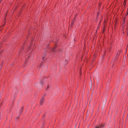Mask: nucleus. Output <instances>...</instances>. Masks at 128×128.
<instances>
[{"label":"nucleus","instance_id":"nucleus-1","mask_svg":"<svg viewBox=\"0 0 128 128\" xmlns=\"http://www.w3.org/2000/svg\"><path fill=\"white\" fill-rule=\"evenodd\" d=\"M46 95H44V96H43L41 100L40 101V105H42L43 104L44 100V96Z\"/></svg>","mask_w":128,"mask_h":128},{"label":"nucleus","instance_id":"nucleus-2","mask_svg":"<svg viewBox=\"0 0 128 128\" xmlns=\"http://www.w3.org/2000/svg\"><path fill=\"white\" fill-rule=\"evenodd\" d=\"M104 126V125L103 124H102L96 126L95 128H103Z\"/></svg>","mask_w":128,"mask_h":128},{"label":"nucleus","instance_id":"nucleus-3","mask_svg":"<svg viewBox=\"0 0 128 128\" xmlns=\"http://www.w3.org/2000/svg\"><path fill=\"white\" fill-rule=\"evenodd\" d=\"M38 86V88H42V83H40V84H39Z\"/></svg>","mask_w":128,"mask_h":128},{"label":"nucleus","instance_id":"nucleus-4","mask_svg":"<svg viewBox=\"0 0 128 128\" xmlns=\"http://www.w3.org/2000/svg\"><path fill=\"white\" fill-rule=\"evenodd\" d=\"M126 0H124V2H123V4H126Z\"/></svg>","mask_w":128,"mask_h":128},{"label":"nucleus","instance_id":"nucleus-5","mask_svg":"<svg viewBox=\"0 0 128 128\" xmlns=\"http://www.w3.org/2000/svg\"><path fill=\"white\" fill-rule=\"evenodd\" d=\"M56 48V46L54 47L53 49L52 50V51L53 52L54 51V50Z\"/></svg>","mask_w":128,"mask_h":128},{"label":"nucleus","instance_id":"nucleus-6","mask_svg":"<svg viewBox=\"0 0 128 128\" xmlns=\"http://www.w3.org/2000/svg\"><path fill=\"white\" fill-rule=\"evenodd\" d=\"M120 51H119V53H118V52L117 53V54L118 55L119 54H120Z\"/></svg>","mask_w":128,"mask_h":128},{"label":"nucleus","instance_id":"nucleus-7","mask_svg":"<svg viewBox=\"0 0 128 128\" xmlns=\"http://www.w3.org/2000/svg\"><path fill=\"white\" fill-rule=\"evenodd\" d=\"M46 56L45 55L44 56L43 58H42V59H43Z\"/></svg>","mask_w":128,"mask_h":128},{"label":"nucleus","instance_id":"nucleus-8","mask_svg":"<svg viewBox=\"0 0 128 128\" xmlns=\"http://www.w3.org/2000/svg\"><path fill=\"white\" fill-rule=\"evenodd\" d=\"M73 24H74V22H72L71 23V25L72 26Z\"/></svg>","mask_w":128,"mask_h":128},{"label":"nucleus","instance_id":"nucleus-9","mask_svg":"<svg viewBox=\"0 0 128 128\" xmlns=\"http://www.w3.org/2000/svg\"><path fill=\"white\" fill-rule=\"evenodd\" d=\"M99 13H98V14H97V15L98 16L99 15Z\"/></svg>","mask_w":128,"mask_h":128},{"label":"nucleus","instance_id":"nucleus-10","mask_svg":"<svg viewBox=\"0 0 128 128\" xmlns=\"http://www.w3.org/2000/svg\"><path fill=\"white\" fill-rule=\"evenodd\" d=\"M7 15V13H6V14L5 16H6Z\"/></svg>","mask_w":128,"mask_h":128},{"label":"nucleus","instance_id":"nucleus-11","mask_svg":"<svg viewBox=\"0 0 128 128\" xmlns=\"http://www.w3.org/2000/svg\"><path fill=\"white\" fill-rule=\"evenodd\" d=\"M127 31H128V33H127V34H128V29L127 30Z\"/></svg>","mask_w":128,"mask_h":128},{"label":"nucleus","instance_id":"nucleus-12","mask_svg":"<svg viewBox=\"0 0 128 128\" xmlns=\"http://www.w3.org/2000/svg\"><path fill=\"white\" fill-rule=\"evenodd\" d=\"M49 88V86H48V88Z\"/></svg>","mask_w":128,"mask_h":128},{"label":"nucleus","instance_id":"nucleus-13","mask_svg":"<svg viewBox=\"0 0 128 128\" xmlns=\"http://www.w3.org/2000/svg\"><path fill=\"white\" fill-rule=\"evenodd\" d=\"M23 108V107H22V109Z\"/></svg>","mask_w":128,"mask_h":128},{"label":"nucleus","instance_id":"nucleus-14","mask_svg":"<svg viewBox=\"0 0 128 128\" xmlns=\"http://www.w3.org/2000/svg\"><path fill=\"white\" fill-rule=\"evenodd\" d=\"M22 110H21V112H22Z\"/></svg>","mask_w":128,"mask_h":128},{"label":"nucleus","instance_id":"nucleus-15","mask_svg":"<svg viewBox=\"0 0 128 128\" xmlns=\"http://www.w3.org/2000/svg\"><path fill=\"white\" fill-rule=\"evenodd\" d=\"M1 0L0 1H1V0Z\"/></svg>","mask_w":128,"mask_h":128}]
</instances>
